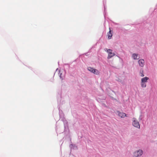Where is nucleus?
<instances>
[{"label":"nucleus","instance_id":"obj_1","mask_svg":"<svg viewBox=\"0 0 157 157\" xmlns=\"http://www.w3.org/2000/svg\"><path fill=\"white\" fill-rule=\"evenodd\" d=\"M132 125L134 126L137 128H140L139 122L135 118H133Z\"/></svg>","mask_w":157,"mask_h":157},{"label":"nucleus","instance_id":"obj_10","mask_svg":"<svg viewBox=\"0 0 157 157\" xmlns=\"http://www.w3.org/2000/svg\"><path fill=\"white\" fill-rule=\"evenodd\" d=\"M141 86L142 87L144 88L146 87V85L145 82H141Z\"/></svg>","mask_w":157,"mask_h":157},{"label":"nucleus","instance_id":"obj_12","mask_svg":"<svg viewBox=\"0 0 157 157\" xmlns=\"http://www.w3.org/2000/svg\"><path fill=\"white\" fill-rule=\"evenodd\" d=\"M143 72H140V76L142 77H143L144 76V74H143Z\"/></svg>","mask_w":157,"mask_h":157},{"label":"nucleus","instance_id":"obj_9","mask_svg":"<svg viewBox=\"0 0 157 157\" xmlns=\"http://www.w3.org/2000/svg\"><path fill=\"white\" fill-rule=\"evenodd\" d=\"M115 55V54L112 52H110L109 53V54H108V59H110L112 57H113V56H114Z\"/></svg>","mask_w":157,"mask_h":157},{"label":"nucleus","instance_id":"obj_11","mask_svg":"<svg viewBox=\"0 0 157 157\" xmlns=\"http://www.w3.org/2000/svg\"><path fill=\"white\" fill-rule=\"evenodd\" d=\"M107 52H108L109 54V53H110L111 52H112V50L110 49H108L107 50Z\"/></svg>","mask_w":157,"mask_h":157},{"label":"nucleus","instance_id":"obj_7","mask_svg":"<svg viewBox=\"0 0 157 157\" xmlns=\"http://www.w3.org/2000/svg\"><path fill=\"white\" fill-rule=\"evenodd\" d=\"M109 31L108 33L107 34V36H108V38L109 39H110L112 36V34L111 33V30L110 28H109Z\"/></svg>","mask_w":157,"mask_h":157},{"label":"nucleus","instance_id":"obj_8","mask_svg":"<svg viewBox=\"0 0 157 157\" xmlns=\"http://www.w3.org/2000/svg\"><path fill=\"white\" fill-rule=\"evenodd\" d=\"M149 78L145 77L144 78H143L141 79V82H145L146 83L147 82V80Z\"/></svg>","mask_w":157,"mask_h":157},{"label":"nucleus","instance_id":"obj_5","mask_svg":"<svg viewBox=\"0 0 157 157\" xmlns=\"http://www.w3.org/2000/svg\"><path fill=\"white\" fill-rule=\"evenodd\" d=\"M132 57L134 60L138 59L140 58L139 55L136 53L132 54Z\"/></svg>","mask_w":157,"mask_h":157},{"label":"nucleus","instance_id":"obj_13","mask_svg":"<svg viewBox=\"0 0 157 157\" xmlns=\"http://www.w3.org/2000/svg\"><path fill=\"white\" fill-rule=\"evenodd\" d=\"M60 78H61V76H60Z\"/></svg>","mask_w":157,"mask_h":157},{"label":"nucleus","instance_id":"obj_3","mask_svg":"<svg viewBox=\"0 0 157 157\" xmlns=\"http://www.w3.org/2000/svg\"><path fill=\"white\" fill-rule=\"evenodd\" d=\"M143 154V151L141 150H139L135 152L133 154L134 157H138L140 156Z\"/></svg>","mask_w":157,"mask_h":157},{"label":"nucleus","instance_id":"obj_6","mask_svg":"<svg viewBox=\"0 0 157 157\" xmlns=\"http://www.w3.org/2000/svg\"><path fill=\"white\" fill-rule=\"evenodd\" d=\"M118 116L121 117V118H124V117L126 116V114L124 113L120 112H118Z\"/></svg>","mask_w":157,"mask_h":157},{"label":"nucleus","instance_id":"obj_4","mask_svg":"<svg viewBox=\"0 0 157 157\" xmlns=\"http://www.w3.org/2000/svg\"><path fill=\"white\" fill-rule=\"evenodd\" d=\"M138 63L140 66L143 67L144 65V61L143 59H141L138 61Z\"/></svg>","mask_w":157,"mask_h":157},{"label":"nucleus","instance_id":"obj_2","mask_svg":"<svg viewBox=\"0 0 157 157\" xmlns=\"http://www.w3.org/2000/svg\"><path fill=\"white\" fill-rule=\"evenodd\" d=\"M88 70L91 72L96 75H98L99 74V72L98 70L92 67H89L88 68Z\"/></svg>","mask_w":157,"mask_h":157}]
</instances>
